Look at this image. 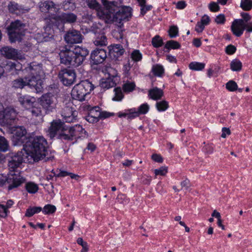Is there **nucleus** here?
<instances>
[{"mask_svg": "<svg viewBox=\"0 0 252 252\" xmlns=\"http://www.w3.org/2000/svg\"><path fill=\"white\" fill-rule=\"evenodd\" d=\"M27 130L24 126H17L14 130L12 138L15 146L23 145L28 159L38 161L45 157L47 153V142L42 136L30 137L28 138Z\"/></svg>", "mask_w": 252, "mask_h": 252, "instance_id": "1", "label": "nucleus"}, {"mask_svg": "<svg viewBox=\"0 0 252 252\" xmlns=\"http://www.w3.org/2000/svg\"><path fill=\"white\" fill-rule=\"evenodd\" d=\"M104 7L108 10L106 14L99 12V14L102 17L106 23H111L117 22L121 23L122 21L128 20L132 15V9L129 6H122L120 9L114 13L115 8L120 6L122 3V0H115L109 1L106 0H101Z\"/></svg>", "mask_w": 252, "mask_h": 252, "instance_id": "2", "label": "nucleus"}, {"mask_svg": "<svg viewBox=\"0 0 252 252\" xmlns=\"http://www.w3.org/2000/svg\"><path fill=\"white\" fill-rule=\"evenodd\" d=\"M94 87L88 80L82 81L80 83L76 85L72 90V97L81 101L86 99L87 95L93 90Z\"/></svg>", "mask_w": 252, "mask_h": 252, "instance_id": "3", "label": "nucleus"}, {"mask_svg": "<svg viewBox=\"0 0 252 252\" xmlns=\"http://www.w3.org/2000/svg\"><path fill=\"white\" fill-rule=\"evenodd\" d=\"M25 178L19 174H10L9 173L7 177L0 174V188L3 187L7 184L8 189L17 188L25 183Z\"/></svg>", "mask_w": 252, "mask_h": 252, "instance_id": "4", "label": "nucleus"}, {"mask_svg": "<svg viewBox=\"0 0 252 252\" xmlns=\"http://www.w3.org/2000/svg\"><path fill=\"white\" fill-rule=\"evenodd\" d=\"M23 154L22 152L17 153H9L6 157L7 161V165L10 174H19L20 172L17 170L23 162Z\"/></svg>", "mask_w": 252, "mask_h": 252, "instance_id": "5", "label": "nucleus"}, {"mask_svg": "<svg viewBox=\"0 0 252 252\" xmlns=\"http://www.w3.org/2000/svg\"><path fill=\"white\" fill-rule=\"evenodd\" d=\"M25 24L19 20L12 22L7 28L9 37L11 42L20 41L21 36L24 34Z\"/></svg>", "mask_w": 252, "mask_h": 252, "instance_id": "6", "label": "nucleus"}, {"mask_svg": "<svg viewBox=\"0 0 252 252\" xmlns=\"http://www.w3.org/2000/svg\"><path fill=\"white\" fill-rule=\"evenodd\" d=\"M91 32L94 34V43L97 46H106L108 44L107 38L105 35L104 28L100 23L94 24Z\"/></svg>", "mask_w": 252, "mask_h": 252, "instance_id": "7", "label": "nucleus"}, {"mask_svg": "<svg viewBox=\"0 0 252 252\" xmlns=\"http://www.w3.org/2000/svg\"><path fill=\"white\" fill-rule=\"evenodd\" d=\"M89 53V50L85 47L75 46L74 47V55L71 57V61L73 63H69L68 66L78 67L82 64L87 56Z\"/></svg>", "mask_w": 252, "mask_h": 252, "instance_id": "8", "label": "nucleus"}, {"mask_svg": "<svg viewBox=\"0 0 252 252\" xmlns=\"http://www.w3.org/2000/svg\"><path fill=\"white\" fill-rule=\"evenodd\" d=\"M68 133L69 134L64 132L61 133L59 135L60 138L70 140H72L73 138H77L84 137L87 134L86 131L80 125H76L70 127Z\"/></svg>", "mask_w": 252, "mask_h": 252, "instance_id": "9", "label": "nucleus"}, {"mask_svg": "<svg viewBox=\"0 0 252 252\" xmlns=\"http://www.w3.org/2000/svg\"><path fill=\"white\" fill-rule=\"evenodd\" d=\"M39 8L41 12L48 14V17L52 22L54 21L60 9L52 1H45L41 2L39 4Z\"/></svg>", "mask_w": 252, "mask_h": 252, "instance_id": "10", "label": "nucleus"}, {"mask_svg": "<svg viewBox=\"0 0 252 252\" xmlns=\"http://www.w3.org/2000/svg\"><path fill=\"white\" fill-rule=\"evenodd\" d=\"M40 105L44 109L45 114L53 111L56 106V98L51 94H46L40 98Z\"/></svg>", "mask_w": 252, "mask_h": 252, "instance_id": "11", "label": "nucleus"}, {"mask_svg": "<svg viewBox=\"0 0 252 252\" xmlns=\"http://www.w3.org/2000/svg\"><path fill=\"white\" fill-rule=\"evenodd\" d=\"M83 36L80 32L74 29L69 30L64 35V39L68 44L81 43Z\"/></svg>", "mask_w": 252, "mask_h": 252, "instance_id": "12", "label": "nucleus"}, {"mask_svg": "<svg viewBox=\"0 0 252 252\" xmlns=\"http://www.w3.org/2000/svg\"><path fill=\"white\" fill-rule=\"evenodd\" d=\"M59 77L64 85L69 86L74 82L76 75L73 70L64 69L60 71Z\"/></svg>", "mask_w": 252, "mask_h": 252, "instance_id": "13", "label": "nucleus"}, {"mask_svg": "<svg viewBox=\"0 0 252 252\" xmlns=\"http://www.w3.org/2000/svg\"><path fill=\"white\" fill-rule=\"evenodd\" d=\"M72 105L71 103H68L62 108L61 115L66 123H72L76 119L77 112L73 110Z\"/></svg>", "mask_w": 252, "mask_h": 252, "instance_id": "14", "label": "nucleus"}, {"mask_svg": "<svg viewBox=\"0 0 252 252\" xmlns=\"http://www.w3.org/2000/svg\"><path fill=\"white\" fill-rule=\"evenodd\" d=\"M74 55V48L72 49L70 47L65 45L61 47L59 56L61 63L68 65L69 63H73L71 61V57Z\"/></svg>", "mask_w": 252, "mask_h": 252, "instance_id": "15", "label": "nucleus"}, {"mask_svg": "<svg viewBox=\"0 0 252 252\" xmlns=\"http://www.w3.org/2000/svg\"><path fill=\"white\" fill-rule=\"evenodd\" d=\"M16 117V113L13 108H6L4 109L2 104L0 103V120L7 124H10Z\"/></svg>", "mask_w": 252, "mask_h": 252, "instance_id": "16", "label": "nucleus"}, {"mask_svg": "<svg viewBox=\"0 0 252 252\" xmlns=\"http://www.w3.org/2000/svg\"><path fill=\"white\" fill-rule=\"evenodd\" d=\"M76 20L77 16L72 13H62L59 14L58 12L52 23L56 25L60 23L71 24L75 22Z\"/></svg>", "mask_w": 252, "mask_h": 252, "instance_id": "17", "label": "nucleus"}, {"mask_svg": "<svg viewBox=\"0 0 252 252\" xmlns=\"http://www.w3.org/2000/svg\"><path fill=\"white\" fill-rule=\"evenodd\" d=\"M25 79L27 81V86L34 89L36 93L42 91L43 87L41 76H30L26 77Z\"/></svg>", "mask_w": 252, "mask_h": 252, "instance_id": "18", "label": "nucleus"}, {"mask_svg": "<svg viewBox=\"0 0 252 252\" xmlns=\"http://www.w3.org/2000/svg\"><path fill=\"white\" fill-rule=\"evenodd\" d=\"M106 57V51L103 49L97 48L93 51L91 54V59L94 64L103 63Z\"/></svg>", "mask_w": 252, "mask_h": 252, "instance_id": "19", "label": "nucleus"}, {"mask_svg": "<svg viewBox=\"0 0 252 252\" xmlns=\"http://www.w3.org/2000/svg\"><path fill=\"white\" fill-rule=\"evenodd\" d=\"M245 22L242 19L234 20L231 26V30L233 34L237 37L241 36L245 30Z\"/></svg>", "mask_w": 252, "mask_h": 252, "instance_id": "20", "label": "nucleus"}, {"mask_svg": "<svg viewBox=\"0 0 252 252\" xmlns=\"http://www.w3.org/2000/svg\"><path fill=\"white\" fill-rule=\"evenodd\" d=\"M20 104L25 108L29 109L36 103V99L34 97L28 95H20L18 97Z\"/></svg>", "mask_w": 252, "mask_h": 252, "instance_id": "21", "label": "nucleus"}, {"mask_svg": "<svg viewBox=\"0 0 252 252\" xmlns=\"http://www.w3.org/2000/svg\"><path fill=\"white\" fill-rule=\"evenodd\" d=\"M108 48L110 57L116 60L122 56L125 52L123 46L119 44L110 46Z\"/></svg>", "mask_w": 252, "mask_h": 252, "instance_id": "22", "label": "nucleus"}, {"mask_svg": "<svg viewBox=\"0 0 252 252\" xmlns=\"http://www.w3.org/2000/svg\"><path fill=\"white\" fill-rule=\"evenodd\" d=\"M26 69L31 76H41L43 73L41 65L36 63H31Z\"/></svg>", "mask_w": 252, "mask_h": 252, "instance_id": "23", "label": "nucleus"}, {"mask_svg": "<svg viewBox=\"0 0 252 252\" xmlns=\"http://www.w3.org/2000/svg\"><path fill=\"white\" fill-rule=\"evenodd\" d=\"M86 2L89 7L96 10L97 16L100 19H103L102 17L99 14V12H101L103 14H106L108 10L107 8L105 7V8H102L96 0H86Z\"/></svg>", "mask_w": 252, "mask_h": 252, "instance_id": "24", "label": "nucleus"}, {"mask_svg": "<svg viewBox=\"0 0 252 252\" xmlns=\"http://www.w3.org/2000/svg\"><path fill=\"white\" fill-rule=\"evenodd\" d=\"M64 124L61 121H54L49 128V134L51 138L55 137L58 131L64 129Z\"/></svg>", "mask_w": 252, "mask_h": 252, "instance_id": "25", "label": "nucleus"}, {"mask_svg": "<svg viewBox=\"0 0 252 252\" xmlns=\"http://www.w3.org/2000/svg\"><path fill=\"white\" fill-rule=\"evenodd\" d=\"M52 173L53 174L54 176L57 177H64L69 176L71 179H74L78 180L79 178V176L77 174H75L66 171L57 169L56 170H52Z\"/></svg>", "mask_w": 252, "mask_h": 252, "instance_id": "26", "label": "nucleus"}, {"mask_svg": "<svg viewBox=\"0 0 252 252\" xmlns=\"http://www.w3.org/2000/svg\"><path fill=\"white\" fill-rule=\"evenodd\" d=\"M8 8L10 12L17 15L23 14L28 11L27 9L24 8L22 5H20L14 1L10 2L8 4Z\"/></svg>", "mask_w": 252, "mask_h": 252, "instance_id": "27", "label": "nucleus"}, {"mask_svg": "<svg viewBox=\"0 0 252 252\" xmlns=\"http://www.w3.org/2000/svg\"><path fill=\"white\" fill-rule=\"evenodd\" d=\"M150 109V106L148 103H145L141 104L137 109L135 108H132L131 114L134 115V118H136L141 115L147 114Z\"/></svg>", "mask_w": 252, "mask_h": 252, "instance_id": "28", "label": "nucleus"}, {"mask_svg": "<svg viewBox=\"0 0 252 252\" xmlns=\"http://www.w3.org/2000/svg\"><path fill=\"white\" fill-rule=\"evenodd\" d=\"M163 95V92L161 89L156 87L149 90L148 96L150 98L157 100L160 99Z\"/></svg>", "mask_w": 252, "mask_h": 252, "instance_id": "29", "label": "nucleus"}, {"mask_svg": "<svg viewBox=\"0 0 252 252\" xmlns=\"http://www.w3.org/2000/svg\"><path fill=\"white\" fill-rule=\"evenodd\" d=\"M0 52L2 55L8 59H14L17 56V51L9 47H3Z\"/></svg>", "mask_w": 252, "mask_h": 252, "instance_id": "30", "label": "nucleus"}, {"mask_svg": "<svg viewBox=\"0 0 252 252\" xmlns=\"http://www.w3.org/2000/svg\"><path fill=\"white\" fill-rule=\"evenodd\" d=\"M116 80L113 79V78H107L105 79H102L100 83V86L101 88L108 89L109 88L115 87L117 84Z\"/></svg>", "mask_w": 252, "mask_h": 252, "instance_id": "31", "label": "nucleus"}, {"mask_svg": "<svg viewBox=\"0 0 252 252\" xmlns=\"http://www.w3.org/2000/svg\"><path fill=\"white\" fill-rule=\"evenodd\" d=\"M26 86H27V81L25 77L15 79L12 82V87L16 89H22Z\"/></svg>", "mask_w": 252, "mask_h": 252, "instance_id": "32", "label": "nucleus"}, {"mask_svg": "<svg viewBox=\"0 0 252 252\" xmlns=\"http://www.w3.org/2000/svg\"><path fill=\"white\" fill-rule=\"evenodd\" d=\"M37 103H34L33 106L31 109V112L33 116L38 117L42 116L45 114V112H43L40 106H36Z\"/></svg>", "mask_w": 252, "mask_h": 252, "instance_id": "33", "label": "nucleus"}, {"mask_svg": "<svg viewBox=\"0 0 252 252\" xmlns=\"http://www.w3.org/2000/svg\"><path fill=\"white\" fill-rule=\"evenodd\" d=\"M62 6L64 10L72 11L76 8L75 3L72 0H64Z\"/></svg>", "mask_w": 252, "mask_h": 252, "instance_id": "34", "label": "nucleus"}, {"mask_svg": "<svg viewBox=\"0 0 252 252\" xmlns=\"http://www.w3.org/2000/svg\"><path fill=\"white\" fill-rule=\"evenodd\" d=\"M152 72L155 76L161 77L164 72V69L161 65L157 64L153 66Z\"/></svg>", "mask_w": 252, "mask_h": 252, "instance_id": "35", "label": "nucleus"}, {"mask_svg": "<svg viewBox=\"0 0 252 252\" xmlns=\"http://www.w3.org/2000/svg\"><path fill=\"white\" fill-rule=\"evenodd\" d=\"M156 107L159 112L165 111L169 107L168 102L165 100L158 101L156 103Z\"/></svg>", "mask_w": 252, "mask_h": 252, "instance_id": "36", "label": "nucleus"}, {"mask_svg": "<svg viewBox=\"0 0 252 252\" xmlns=\"http://www.w3.org/2000/svg\"><path fill=\"white\" fill-rule=\"evenodd\" d=\"M135 88V84L133 82L127 81L123 85V89L125 93H129L132 92Z\"/></svg>", "mask_w": 252, "mask_h": 252, "instance_id": "37", "label": "nucleus"}, {"mask_svg": "<svg viewBox=\"0 0 252 252\" xmlns=\"http://www.w3.org/2000/svg\"><path fill=\"white\" fill-rule=\"evenodd\" d=\"M41 207H30L27 209L25 216L27 217H31L36 213H38L42 211Z\"/></svg>", "mask_w": 252, "mask_h": 252, "instance_id": "38", "label": "nucleus"}, {"mask_svg": "<svg viewBox=\"0 0 252 252\" xmlns=\"http://www.w3.org/2000/svg\"><path fill=\"white\" fill-rule=\"evenodd\" d=\"M242 66V63L237 59L233 60L230 63V68L234 71H240Z\"/></svg>", "mask_w": 252, "mask_h": 252, "instance_id": "39", "label": "nucleus"}, {"mask_svg": "<svg viewBox=\"0 0 252 252\" xmlns=\"http://www.w3.org/2000/svg\"><path fill=\"white\" fill-rule=\"evenodd\" d=\"M205 63L198 62H191L189 64V67L190 69L193 70H201L205 67Z\"/></svg>", "mask_w": 252, "mask_h": 252, "instance_id": "40", "label": "nucleus"}, {"mask_svg": "<svg viewBox=\"0 0 252 252\" xmlns=\"http://www.w3.org/2000/svg\"><path fill=\"white\" fill-rule=\"evenodd\" d=\"M132 108L126 109L124 112H119L118 113L117 115L119 118L127 117V119H133L134 118V115L131 114Z\"/></svg>", "mask_w": 252, "mask_h": 252, "instance_id": "41", "label": "nucleus"}, {"mask_svg": "<svg viewBox=\"0 0 252 252\" xmlns=\"http://www.w3.org/2000/svg\"><path fill=\"white\" fill-rule=\"evenodd\" d=\"M180 47L181 45L178 42L172 40L168 41L165 45V48L168 49H177Z\"/></svg>", "mask_w": 252, "mask_h": 252, "instance_id": "42", "label": "nucleus"}, {"mask_svg": "<svg viewBox=\"0 0 252 252\" xmlns=\"http://www.w3.org/2000/svg\"><path fill=\"white\" fill-rule=\"evenodd\" d=\"M240 7L245 11L250 10L252 8V0H241Z\"/></svg>", "mask_w": 252, "mask_h": 252, "instance_id": "43", "label": "nucleus"}, {"mask_svg": "<svg viewBox=\"0 0 252 252\" xmlns=\"http://www.w3.org/2000/svg\"><path fill=\"white\" fill-rule=\"evenodd\" d=\"M8 144L6 139L0 136V151L5 152L8 150Z\"/></svg>", "mask_w": 252, "mask_h": 252, "instance_id": "44", "label": "nucleus"}, {"mask_svg": "<svg viewBox=\"0 0 252 252\" xmlns=\"http://www.w3.org/2000/svg\"><path fill=\"white\" fill-rule=\"evenodd\" d=\"M115 96L113 98V100L114 101H121L124 97V94H123L122 89L121 88L118 87L114 89Z\"/></svg>", "mask_w": 252, "mask_h": 252, "instance_id": "45", "label": "nucleus"}, {"mask_svg": "<svg viewBox=\"0 0 252 252\" xmlns=\"http://www.w3.org/2000/svg\"><path fill=\"white\" fill-rule=\"evenodd\" d=\"M153 46L155 48H158L163 44V41L159 35H156L152 39Z\"/></svg>", "mask_w": 252, "mask_h": 252, "instance_id": "46", "label": "nucleus"}, {"mask_svg": "<svg viewBox=\"0 0 252 252\" xmlns=\"http://www.w3.org/2000/svg\"><path fill=\"white\" fill-rule=\"evenodd\" d=\"M56 210V207L55 206L47 204L45 205L42 210L43 213L45 214H53Z\"/></svg>", "mask_w": 252, "mask_h": 252, "instance_id": "47", "label": "nucleus"}, {"mask_svg": "<svg viewBox=\"0 0 252 252\" xmlns=\"http://www.w3.org/2000/svg\"><path fill=\"white\" fill-rule=\"evenodd\" d=\"M131 58L135 62H139L142 58V54L138 50H134L131 54Z\"/></svg>", "mask_w": 252, "mask_h": 252, "instance_id": "48", "label": "nucleus"}, {"mask_svg": "<svg viewBox=\"0 0 252 252\" xmlns=\"http://www.w3.org/2000/svg\"><path fill=\"white\" fill-rule=\"evenodd\" d=\"M101 109L98 106H94L90 109L89 114L91 116H96V117L100 118L101 117Z\"/></svg>", "mask_w": 252, "mask_h": 252, "instance_id": "49", "label": "nucleus"}, {"mask_svg": "<svg viewBox=\"0 0 252 252\" xmlns=\"http://www.w3.org/2000/svg\"><path fill=\"white\" fill-rule=\"evenodd\" d=\"M237 83L234 81L230 80L226 84V88L230 92L237 90Z\"/></svg>", "mask_w": 252, "mask_h": 252, "instance_id": "50", "label": "nucleus"}, {"mask_svg": "<svg viewBox=\"0 0 252 252\" xmlns=\"http://www.w3.org/2000/svg\"><path fill=\"white\" fill-rule=\"evenodd\" d=\"M169 35L171 38H174L178 35V28L176 26H172L168 31Z\"/></svg>", "mask_w": 252, "mask_h": 252, "instance_id": "51", "label": "nucleus"}, {"mask_svg": "<svg viewBox=\"0 0 252 252\" xmlns=\"http://www.w3.org/2000/svg\"><path fill=\"white\" fill-rule=\"evenodd\" d=\"M107 72L108 74V77L109 78H113V79H114V80H116V81H118L117 79V71L113 68L109 67L107 69Z\"/></svg>", "mask_w": 252, "mask_h": 252, "instance_id": "52", "label": "nucleus"}, {"mask_svg": "<svg viewBox=\"0 0 252 252\" xmlns=\"http://www.w3.org/2000/svg\"><path fill=\"white\" fill-rule=\"evenodd\" d=\"M7 65L9 66L11 69H15L16 70H20L22 68L21 64L17 61L9 62Z\"/></svg>", "mask_w": 252, "mask_h": 252, "instance_id": "53", "label": "nucleus"}, {"mask_svg": "<svg viewBox=\"0 0 252 252\" xmlns=\"http://www.w3.org/2000/svg\"><path fill=\"white\" fill-rule=\"evenodd\" d=\"M167 172V168L165 166L160 167L158 169H156L154 173L156 175L164 176Z\"/></svg>", "mask_w": 252, "mask_h": 252, "instance_id": "54", "label": "nucleus"}, {"mask_svg": "<svg viewBox=\"0 0 252 252\" xmlns=\"http://www.w3.org/2000/svg\"><path fill=\"white\" fill-rule=\"evenodd\" d=\"M9 211L7 209L6 207L3 204H0V217L5 218L7 216Z\"/></svg>", "mask_w": 252, "mask_h": 252, "instance_id": "55", "label": "nucleus"}, {"mask_svg": "<svg viewBox=\"0 0 252 252\" xmlns=\"http://www.w3.org/2000/svg\"><path fill=\"white\" fill-rule=\"evenodd\" d=\"M208 7L210 10L212 12H217L220 10V7L218 4L217 2L212 1L211 2L209 5Z\"/></svg>", "mask_w": 252, "mask_h": 252, "instance_id": "56", "label": "nucleus"}, {"mask_svg": "<svg viewBox=\"0 0 252 252\" xmlns=\"http://www.w3.org/2000/svg\"><path fill=\"white\" fill-rule=\"evenodd\" d=\"M215 21L218 24H223L225 22V17L224 14H220L216 16Z\"/></svg>", "mask_w": 252, "mask_h": 252, "instance_id": "57", "label": "nucleus"}, {"mask_svg": "<svg viewBox=\"0 0 252 252\" xmlns=\"http://www.w3.org/2000/svg\"><path fill=\"white\" fill-rule=\"evenodd\" d=\"M236 48L233 45L230 44L225 48V52L228 55H232L235 53Z\"/></svg>", "mask_w": 252, "mask_h": 252, "instance_id": "58", "label": "nucleus"}, {"mask_svg": "<svg viewBox=\"0 0 252 252\" xmlns=\"http://www.w3.org/2000/svg\"><path fill=\"white\" fill-rule=\"evenodd\" d=\"M100 118L96 117V116H91L90 114L86 116V120L89 123H94L97 122Z\"/></svg>", "mask_w": 252, "mask_h": 252, "instance_id": "59", "label": "nucleus"}, {"mask_svg": "<svg viewBox=\"0 0 252 252\" xmlns=\"http://www.w3.org/2000/svg\"><path fill=\"white\" fill-rule=\"evenodd\" d=\"M205 26L200 21L198 22L196 25L195 30L197 32H201L204 29Z\"/></svg>", "mask_w": 252, "mask_h": 252, "instance_id": "60", "label": "nucleus"}, {"mask_svg": "<svg viewBox=\"0 0 252 252\" xmlns=\"http://www.w3.org/2000/svg\"><path fill=\"white\" fill-rule=\"evenodd\" d=\"M241 16L242 17V20H244V22L247 23L251 19V15L246 12H242L241 13Z\"/></svg>", "mask_w": 252, "mask_h": 252, "instance_id": "61", "label": "nucleus"}, {"mask_svg": "<svg viewBox=\"0 0 252 252\" xmlns=\"http://www.w3.org/2000/svg\"><path fill=\"white\" fill-rule=\"evenodd\" d=\"M38 187L37 184L33 182H28L26 185V189H38Z\"/></svg>", "mask_w": 252, "mask_h": 252, "instance_id": "62", "label": "nucleus"}, {"mask_svg": "<svg viewBox=\"0 0 252 252\" xmlns=\"http://www.w3.org/2000/svg\"><path fill=\"white\" fill-rule=\"evenodd\" d=\"M152 159L153 160H154L155 161H156V162H158L159 163H161L163 161V159H162V157L159 155L156 154H153L152 156Z\"/></svg>", "mask_w": 252, "mask_h": 252, "instance_id": "63", "label": "nucleus"}, {"mask_svg": "<svg viewBox=\"0 0 252 252\" xmlns=\"http://www.w3.org/2000/svg\"><path fill=\"white\" fill-rule=\"evenodd\" d=\"M210 19L209 17L207 15H204L202 17L200 22L205 26L208 25L210 23Z\"/></svg>", "mask_w": 252, "mask_h": 252, "instance_id": "64", "label": "nucleus"}]
</instances>
